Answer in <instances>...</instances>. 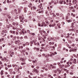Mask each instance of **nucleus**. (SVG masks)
I'll list each match as a JSON object with an SVG mask.
<instances>
[{"instance_id": "nucleus-28", "label": "nucleus", "mask_w": 78, "mask_h": 78, "mask_svg": "<svg viewBox=\"0 0 78 78\" xmlns=\"http://www.w3.org/2000/svg\"><path fill=\"white\" fill-rule=\"evenodd\" d=\"M18 74L19 76H20L21 75V73H20V72H18Z\"/></svg>"}, {"instance_id": "nucleus-33", "label": "nucleus", "mask_w": 78, "mask_h": 78, "mask_svg": "<svg viewBox=\"0 0 78 78\" xmlns=\"http://www.w3.org/2000/svg\"><path fill=\"white\" fill-rule=\"evenodd\" d=\"M55 38L56 39H60V38L59 37H56Z\"/></svg>"}, {"instance_id": "nucleus-21", "label": "nucleus", "mask_w": 78, "mask_h": 78, "mask_svg": "<svg viewBox=\"0 0 78 78\" xmlns=\"http://www.w3.org/2000/svg\"><path fill=\"white\" fill-rule=\"evenodd\" d=\"M69 36H70V34H67V36H66V37H67V38H69Z\"/></svg>"}, {"instance_id": "nucleus-5", "label": "nucleus", "mask_w": 78, "mask_h": 78, "mask_svg": "<svg viewBox=\"0 0 78 78\" xmlns=\"http://www.w3.org/2000/svg\"><path fill=\"white\" fill-rule=\"evenodd\" d=\"M20 19H22V20H20V22H23V20L25 18L23 16H20Z\"/></svg>"}, {"instance_id": "nucleus-41", "label": "nucleus", "mask_w": 78, "mask_h": 78, "mask_svg": "<svg viewBox=\"0 0 78 78\" xmlns=\"http://www.w3.org/2000/svg\"><path fill=\"white\" fill-rule=\"evenodd\" d=\"M72 51H75V50H76V49H71Z\"/></svg>"}, {"instance_id": "nucleus-30", "label": "nucleus", "mask_w": 78, "mask_h": 78, "mask_svg": "<svg viewBox=\"0 0 78 78\" xmlns=\"http://www.w3.org/2000/svg\"><path fill=\"white\" fill-rule=\"evenodd\" d=\"M20 60L21 61H24V59H23V58H20Z\"/></svg>"}, {"instance_id": "nucleus-29", "label": "nucleus", "mask_w": 78, "mask_h": 78, "mask_svg": "<svg viewBox=\"0 0 78 78\" xmlns=\"http://www.w3.org/2000/svg\"><path fill=\"white\" fill-rule=\"evenodd\" d=\"M24 12H27V10H26V8H24Z\"/></svg>"}, {"instance_id": "nucleus-45", "label": "nucleus", "mask_w": 78, "mask_h": 78, "mask_svg": "<svg viewBox=\"0 0 78 78\" xmlns=\"http://www.w3.org/2000/svg\"><path fill=\"white\" fill-rule=\"evenodd\" d=\"M15 33H16V35H18V34H19V33H18L17 32H16Z\"/></svg>"}, {"instance_id": "nucleus-48", "label": "nucleus", "mask_w": 78, "mask_h": 78, "mask_svg": "<svg viewBox=\"0 0 78 78\" xmlns=\"http://www.w3.org/2000/svg\"><path fill=\"white\" fill-rule=\"evenodd\" d=\"M24 38H25V39H28V37H27V36H25L24 37Z\"/></svg>"}, {"instance_id": "nucleus-56", "label": "nucleus", "mask_w": 78, "mask_h": 78, "mask_svg": "<svg viewBox=\"0 0 78 78\" xmlns=\"http://www.w3.org/2000/svg\"><path fill=\"white\" fill-rule=\"evenodd\" d=\"M5 60V61H6V60H7V59H6V58L5 57L4 58V59Z\"/></svg>"}, {"instance_id": "nucleus-54", "label": "nucleus", "mask_w": 78, "mask_h": 78, "mask_svg": "<svg viewBox=\"0 0 78 78\" xmlns=\"http://www.w3.org/2000/svg\"><path fill=\"white\" fill-rule=\"evenodd\" d=\"M7 77H8V78H9V76H10V75H9V74L7 75Z\"/></svg>"}, {"instance_id": "nucleus-53", "label": "nucleus", "mask_w": 78, "mask_h": 78, "mask_svg": "<svg viewBox=\"0 0 78 78\" xmlns=\"http://www.w3.org/2000/svg\"><path fill=\"white\" fill-rule=\"evenodd\" d=\"M48 40L49 41H51V39L49 38H48Z\"/></svg>"}, {"instance_id": "nucleus-27", "label": "nucleus", "mask_w": 78, "mask_h": 78, "mask_svg": "<svg viewBox=\"0 0 78 78\" xmlns=\"http://www.w3.org/2000/svg\"><path fill=\"white\" fill-rule=\"evenodd\" d=\"M60 4H62V3H63V0L62 1H61L60 2Z\"/></svg>"}, {"instance_id": "nucleus-44", "label": "nucleus", "mask_w": 78, "mask_h": 78, "mask_svg": "<svg viewBox=\"0 0 78 78\" xmlns=\"http://www.w3.org/2000/svg\"><path fill=\"white\" fill-rule=\"evenodd\" d=\"M22 69V67L20 66V67L19 68V69Z\"/></svg>"}, {"instance_id": "nucleus-17", "label": "nucleus", "mask_w": 78, "mask_h": 78, "mask_svg": "<svg viewBox=\"0 0 78 78\" xmlns=\"http://www.w3.org/2000/svg\"><path fill=\"white\" fill-rule=\"evenodd\" d=\"M0 64L1 65L2 67H3V64H2V62L1 61H0Z\"/></svg>"}, {"instance_id": "nucleus-49", "label": "nucleus", "mask_w": 78, "mask_h": 78, "mask_svg": "<svg viewBox=\"0 0 78 78\" xmlns=\"http://www.w3.org/2000/svg\"><path fill=\"white\" fill-rule=\"evenodd\" d=\"M48 76L49 77H51V75H50V74H48Z\"/></svg>"}, {"instance_id": "nucleus-32", "label": "nucleus", "mask_w": 78, "mask_h": 78, "mask_svg": "<svg viewBox=\"0 0 78 78\" xmlns=\"http://www.w3.org/2000/svg\"><path fill=\"white\" fill-rule=\"evenodd\" d=\"M16 65H16L12 64V66L13 67H15L16 66Z\"/></svg>"}, {"instance_id": "nucleus-10", "label": "nucleus", "mask_w": 78, "mask_h": 78, "mask_svg": "<svg viewBox=\"0 0 78 78\" xmlns=\"http://www.w3.org/2000/svg\"><path fill=\"white\" fill-rule=\"evenodd\" d=\"M12 30H18V28L17 27H12Z\"/></svg>"}, {"instance_id": "nucleus-18", "label": "nucleus", "mask_w": 78, "mask_h": 78, "mask_svg": "<svg viewBox=\"0 0 78 78\" xmlns=\"http://www.w3.org/2000/svg\"><path fill=\"white\" fill-rule=\"evenodd\" d=\"M69 8L70 9L72 10L74 8H73V7H69Z\"/></svg>"}, {"instance_id": "nucleus-2", "label": "nucleus", "mask_w": 78, "mask_h": 78, "mask_svg": "<svg viewBox=\"0 0 78 78\" xmlns=\"http://www.w3.org/2000/svg\"><path fill=\"white\" fill-rule=\"evenodd\" d=\"M57 64L59 66V67L60 69H62V67H64V65H61V63H60L59 62L57 63Z\"/></svg>"}, {"instance_id": "nucleus-22", "label": "nucleus", "mask_w": 78, "mask_h": 78, "mask_svg": "<svg viewBox=\"0 0 78 78\" xmlns=\"http://www.w3.org/2000/svg\"><path fill=\"white\" fill-rule=\"evenodd\" d=\"M14 43L15 44H19L17 41H15Z\"/></svg>"}, {"instance_id": "nucleus-50", "label": "nucleus", "mask_w": 78, "mask_h": 78, "mask_svg": "<svg viewBox=\"0 0 78 78\" xmlns=\"http://www.w3.org/2000/svg\"><path fill=\"white\" fill-rule=\"evenodd\" d=\"M5 39L3 38H2L1 41H4Z\"/></svg>"}, {"instance_id": "nucleus-1", "label": "nucleus", "mask_w": 78, "mask_h": 78, "mask_svg": "<svg viewBox=\"0 0 78 78\" xmlns=\"http://www.w3.org/2000/svg\"><path fill=\"white\" fill-rule=\"evenodd\" d=\"M44 26L45 27L47 26V24L45 23L44 22H42L41 24H39V27H44Z\"/></svg>"}, {"instance_id": "nucleus-15", "label": "nucleus", "mask_w": 78, "mask_h": 78, "mask_svg": "<svg viewBox=\"0 0 78 78\" xmlns=\"http://www.w3.org/2000/svg\"><path fill=\"white\" fill-rule=\"evenodd\" d=\"M27 32L28 33H29L30 34H31V33H30V30H27Z\"/></svg>"}, {"instance_id": "nucleus-16", "label": "nucleus", "mask_w": 78, "mask_h": 78, "mask_svg": "<svg viewBox=\"0 0 78 78\" xmlns=\"http://www.w3.org/2000/svg\"><path fill=\"white\" fill-rule=\"evenodd\" d=\"M74 25V23H72L71 24L72 28H73V27H74V26H73Z\"/></svg>"}, {"instance_id": "nucleus-55", "label": "nucleus", "mask_w": 78, "mask_h": 78, "mask_svg": "<svg viewBox=\"0 0 78 78\" xmlns=\"http://www.w3.org/2000/svg\"><path fill=\"white\" fill-rule=\"evenodd\" d=\"M57 70L58 72H59V70H60L58 68V69H57Z\"/></svg>"}, {"instance_id": "nucleus-19", "label": "nucleus", "mask_w": 78, "mask_h": 78, "mask_svg": "<svg viewBox=\"0 0 78 78\" xmlns=\"http://www.w3.org/2000/svg\"><path fill=\"white\" fill-rule=\"evenodd\" d=\"M43 56H45V58H47V55L46 56L45 55V54H43Z\"/></svg>"}, {"instance_id": "nucleus-9", "label": "nucleus", "mask_w": 78, "mask_h": 78, "mask_svg": "<svg viewBox=\"0 0 78 78\" xmlns=\"http://www.w3.org/2000/svg\"><path fill=\"white\" fill-rule=\"evenodd\" d=\"M52 69H56V66H53L52 64L50 65Z\"/></svg>"}, {"instance_id": "nucleus-20", "label": "nucleus", "mask_w": 78, "mask_h": 78, "mask_svg": "<svg viewBox=\"0 0 78 78\" xmlns=\"http://www.w3.org/2000/svg\"><path fill=\"white\" fill-rule=\"evenodd\" d=\"M7 67H8L9 68V67H12V66H11V65H8L7 66Z\"/></svg>"}, {"instance_id": "nucleus-14", "label": "nucleus", "mask_w": 78, "mask_h": 78, "mask_svg": "<svg viewBox=\"0 0 78 78\" xmlns=\"http://www.w3.org/2000/svg\"><path fill=\"white\" fill-rule=\"evenodd\" d=\"M34 45H37V47H39V43H37V44H36V43L34 42Z\"/></svg>"}, {"instance_id": "nucleus-26", "label": "nucleus", "mask_w": 78, "mask_h": 78, "mask_svg": "<svg viewBox=\"0 0 78 78\" xmlns=\"http://www.w3.org/2000/svg\"><path fill=\"white\" fill-rule=\"evenodd\" d=\"M56 19H57V20H60V18L58 17H56Z\"/></svg>"}, {"instance_id": "nucleus-3", "label": "nucleus", "mask_w": 78, "mask_h": 78, "mask_svg": "<svg viewBox=\"0 0 78 78\" xmlns=\"http://www.w3.org/2000/svg\"><path fill=\"white\" fill-rule=\"evenodd\" d=\"M15 67V70H18V71H19V66L17 65H16Z\"/></svg>"}, {"instance_id": "nucleus-46", "label": "nucleus", "mask_w": 78, "mask_h": 78, "mask_svg": "<svg viewBox=\"0 0 78 78\" xmlns=\"http://www.w3.org/2000/svg\"><path fill=\"white\" fill-rule=\"evenodd\" d=\"M12 39L13 41H15L16 40V39L14 37H13Z\"/></svg>"}, {"instance_id": "nucleus-4", "label": "nucleus", "mask_w": 78, "mask_h": 78, "mask_svg": "<svg viewBox=\"0 0 78 78\" xmlns=\"http://www.w3.org/2000/svg\"><path fill=\"white\" fill-rule=\"evenodd\" d=\"M9 33H12L13 34L15 35V34H16V31L11 30L9 31Z\"/></svg>"}, {"instance_id": "nucleus-52", "label": "nucleus", "mask_w": 78, "mask_h": 78, "mask_svg": "<svg viewBox=\"0 0 78 78\" xmlns=\"http://www.w3.org/2000/svg\"><path fill=\"white\" fill-rule=\"evenodd\" d=\"M5 70H8V68L7 67H5Z\"/></svg>"}, {"instance_id": "nucleus-24", "label": "nucleus", "mask_w": 78, "mask_h": 78, "mask_svg": "<svg viewBox=\"0 0 78 78\" xmlns=\"http://www.w3.org/2000/svg\"><path fill=\"white\" fill-rule=\"evenodd\" d=\"M45 22L47 24L49 25V23L48 22V21L46 20L45 21Z\"/></svg>"}, {"instance_id": "nucleus-63", "label": "nucleus", "mask_w": 78, "mask_h": 78, "mask_svg": "<svg viewBox=\"0 0 78 78\" xmlns=\"http://www.w3.org/2000/svg\"><path fill=\"white\" fill-rule=\"evenodd\" d=\"M40 9H43V7L42 6L40 7Z\"/></svg>"}, {"instance_id": "nucleus-35", "label": "nucleus", "mask_w": 78, "mask_h": 78, "mask_svg": "<svg viewBox=\"0 0 78 78\" xmlns=\"http://www.w3.org/2000/svg\"><path fill=\"white\" fill-rule=\"evenodd\" d=\"M33 9H34V10H36V7H35L34 6H33Z\"/></svg>"}, {"instance_id": "nucleus-8", "label": "nucleus", "mask_w": 78, "mask_h": 78, "mask_svg": "<svg viewBox=\"0 0 78 78\" xmlns=\"http://www.w3.org/2000/svg\"><path fill=\"white\" fill-rule=\"evenodd\" d=\"M9 71L10 72V74H12V73L11 72H12L13 71V69H9Z\"/></svg>"}, {"instance_id": "nucleus-47", "label": "nucleus", "mask_w": 78, "mask_h": 78, "mask_svg": "<svg viewBox=\"0 0 78 78\" xmlns=\"http://www.w3.org/2000/svg\"><path fill=\"white\" fill-rule=\"evenodd\" d=\"M53 16V17H56V15H55V14H54Z\"/></svg>"}, {"instance_id": "nucleus-64", "label": "nucleus", "mask_w": 78, "mask_h": 78, "mask_svg": "<svg viewBox=\"0 0 78 78\" xmlns=\"http://www.w3.org/2000/svg\"><path fill=\"white\" fill-rule=\"evenodd\" d=\"M58 78H62V77L61 76H59L58 77Z\"/></svg>"}, {"instance_id": "nucleus-38", "label": "nucleus", "mask_w": 78, "mask_h": 78, "mask_svg": "<svg viewBox=\"0 0 78 78\" xmlns=\"http://www.w3.org/2000/svg\"><path fill=\"white\" fill-rule=\"evenodd\" d=\"M52 44V42H50L49 43V45H51Z\"/></svg>"}, {"instance_id": "nucleus-25", "label": "nucleus", "mask_w": 78, "mask_h": 78, "mask_svg": "<svg viewBox=\"0 0 78 78\" xmlns=\"http://www.w3.org/2000/svg\"><path fill=\"white\" fill-rule=\"evenodd\" d=\"M16 72H17V71H16V72H15V71H13V72L12 73H13V75H15V74H16Z\"/></svg>"}, {"instance_id": "nucleus-23", "label": "nucleus", "mask_w": 78, "mask_h": 78, "mask_svg": "<svg viewBox=\"0 0 78 78\" xmlns=\"http://www.w3.org/2000/svg\"><path fill=\"white\" fill-rule=\"evenodd\" d=\"M63 16H64L63 14H61L60 15V16L61 17H63Z\"/></svg>"}, {"instance_id": "nucleus-11", "label": "nucleus", "mask_w": 78, "mask_h": 78, "mask_svg": "<svg viewBox=\"0 0 78 78\" xmlns=\"http://www.w3.org/2000/svg\"><path fill=\"white\" fill-rule=\"evenodd\" d=\"M73 62L74 64H76V59H74Z\"/></svg>"}, {"instance_id": "nucleus-36", "label": "nucleus", "mask_w": 78, "mask_h": 78, "mask_svg": "<svg viewBox=\"0 0 78 78\" xmlns=\"http://www.w3.org/2000/svg\"><path fill=\"white\" fill-rule=\"evenodd\" d=\"M16 23L15 22H13L12 23V25H14L15 26V25H16Z\"/></svg>"}, {"instance_id": "nucleus-61", "label": "nucleus", "mask_w": 78, "mask_h": 78, "mask_svg": "<svg viewBox=\"0 0 78 78\" xmlns=\"http://www.w3.org/2000/svg\"><path fill=\"white\" fill-rule=\"evenodd\" d=\"M70 61H73V58H71L70 60Z\"/></svg>"}, {"instance_id": "nucleus-62", "label": "nucleus", "mask_w": 78, "mask_h": 78, "mask_svg": "<svg viewBox=\"0 0 78 78\" xmlns=\"http://www.w3.org/2000/svg\"><path fill=\"white\" fill-rule=\"evenodd\" d=\"M19 33L20 35H21L22 34V32H20Z\"/></svg>"}, {"instance_id": "nucleus-37", "label": "nucleus", "mask_w": 78, "mask_h": 78, "mask_svg": "<svg viewBox=\"0 0 78 78\" xmlns=\"http://www.w3.org/2000/svg\"><path fill=\"white\" fill-rule=\"evenodd\" d=\"M32 62L33 63H35L36 62V60H35V61L33 60Z\"/></svg>"}, {"instance_id": "nucleus-43", "label": "nucleus", "mask_w": 78, "mask_h": 78, "mask_svg": "<svg viewBox=\"0 0 78 78\" xmlns=\"http://www.w3.org/2000/svg\"><path fill=\"white\" fill-rule=\"evenodd\" d=\"M63 4H66V2L64 1H63Z\"/></svg>"}, {"instance_id": "nucleus-6", "label": "nucleus", "mask_w": 78, "mask_h": 78, "mask_svg": "<svg viewBox=\"0 0 78 78\" xmlns=\"http://www.w3.org/2000/svg\"><path fill=\"white\" fill-rule=\"evenodd\" d=\"M52 47L51 46H50L49 44H48L46 46V48L48 50H49L50 48H51Z\"/></svg>"}, {"instance_id": "nucleus-7", "label": "nucleus", "mask_w": 78, "mask_h": 78, "mask_svg": "<svg viewBox=\"0 0 78 78\" xmlns=\"http://www.w3.org/2000/svg\"><path fill=\"white\" fill-rule=\"evenodd\" d=\"M6 33H8V31H5L4 30L2 31V34H4V35L6 36Z\"/></svg>"}, {"instance_id": "nucleus-42", "label": "nucleus", "mask_w": 78, "mask_h": 78, "mask_svg": "<svg viewBox=\"0 0 78 78\" xmlns=\"http://www.w3.org/2000/svg\"><path fill=\"white\" fill-rule=\"evenodd\" d=\"M31 34H32V35H33V36H34V35H35V34L34 33H31Z\"/></svg>"}, {"instance_id": "nucleus-34", "label": "nucleus", "mask_w": 78, "mask_h": 78, "mask_svg": "<svg viewBox=\"0 0 78 78\" xmlns=\"http://www.w3.org/2000/svg\"><path fill=\"white\" fill-rule=\"evenodd\" d=\"M26 45H29V43L27 42L25 44Z\"/></svg>"}, {"instance_id": "nucleus-58", "label": "nucleus", "mask_w": 78, "mask_h": 78, "mask_svg": "<svg viewBox=\"0 0 78 78\" xmlns=\"http://www.w3.org/2000/svg\"><path fill=\"white\" fill-rule=\"evenodd\" d=\"M56 15H57V16H59V14L58 13H56Z\"/></svg>"}, {"instance_id": "nucleus-57", "label": "nucleus", "mask_w": 78, "mask_h": 78, "mask_svg": "<svg viewBox=\"0 0 78 78\" xmlns=\"http://www.w3.org/2000/svg\"><path fill=\"white\" fill-rule=\"evenodd\" d=\"M62 69H63L65 71H67V69H64V68H62Z\"/></svg>"}, {"instance_id": "nucleus-39", "label": "nucleus", "mask_w": 78, "mask_h": 78, "mask_svg": "<svg viewBox=\"0 0 78 78\" xmlns=\"http://www.w3.org/2000/svg\"><path fill=\"white\" fill-rule=\"evenodd\" d=\"M52 27H55V26H56V24L54 23L52 25Z\"/></svg>"}, {"instance_id": "nucleus-13", "label": "nucleus", "mask_w": 78, "mask_h": 78, "mask_svg": "<svg viewBox=\"0 0 78 78\" xmlns=\"http://www.w3.org/2000/svg\"><path fill=\"white\" fill-rule=\"evenodd\" d=\"M15 25L16 26H15V27H18L19 26V23H18V22H16Z\"/></svg>"}, {"instance_id": "nucleus-60", "label": "nucleus", "mask_w": 78, "mask_h": 78, "mask_svg": "<svg viewBox=\"0 0 78 78\" xmlns=\"http://www.w3.org/2000/svg\"><path fill=\"white\" fill-rule=\"evenodd\" d=\"M75 40L76 41H78V39L77 38H76Z\"/></svg>"}, {"instance_id": "nucleus-51", "label": "nucleus", "mask_w": 78, "mask_h": 78, "mask_svg": "<svg viewBox=\"0 0 78 78\" xmlns=\"http://www.w3.org/2000/svg\"><path fill=\"white\" fill-rule=\"evenodd\" d=\"M71 68L72 69H73V66H71Z\"/></svg>"}, {"instance_id": "nucleus-59", "label": "nucleus", "mask_w": 78, "mask_h": 78, "mask_svg": "<svg viewBox=\"0 0 78 78\" xmlns=\"http://www.w3.org/2000/svg\"><path fill=\"white\" fill-rule=\"evenodd\" d=\"M5 75H8V72H5Z\"/></svg>"}, {"instance_id": "nucleus-12", "label": "nucleus", "mask_w": 78, "mask_h": 78, "mask_svg": "<svg viewBox=\"0 0 78 78\" xmlns=\"http://www.w3.org/2000/svg\"><path fill=\"white\" fill-rule=\"evenodd\" d=\"M34 50H36V49L37 51H39V49L38 48H36V47H34Z\"/></svg>"}, {"instance_id": "nucleus-40", "label": "nucleus", "mask_w": 78, "mask_h": 78, "mask_svg": "<svg viewBox=\"0 0 78 78\" xmlns=\"http://www.w3.org/2000/svg\"><path fill=\"white\" fill-rule=\"evenodd\" d=\"M38 72H39V71H38V70L37 69H35V72L36 73H38Z\"/></svg>"}, {"instance_id": "nucleus-31", "label": "nucleus", "mask_w": 78, "mask_h": 78, "mask_svg": "<svg viewBox=\"0 0 78 78\" xmlns=\"http://www.w3.org/2000/svg\"><path fill=\"white\" fill-rule=\"evenodd\" d=\"M35 72V68L32 71V72L33 73H34Z\"/></svg>"}]
</instances>
